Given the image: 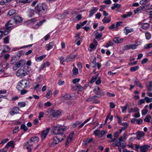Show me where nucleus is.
Listing matches in <instances>:
<instances>
[{
    "mask_svg": "<svg viewBox=\"0 0 152 152\" xmlns=\"http://www.w3.org/2000/svg\"><path fill=\"white\" fill-rule=\"evenodd\" d=\"M19 110L20 109L18 107H14L12 110L10 111V113L11 115H12L14 114L18 113Z\"/></svg>",
    "mask_w": 152,
    "mask_h": 152,
    "instance_id": "14",
    "label": "nucleus"
},
{
    "mask_svg": "<svg viewBox=\"0 0 152 152\" xmlns=\"http://www.w3.org/2000/svg\"><path fill=\"white\" fill-rule=\"evenodd\" d=\"M39 140V138L38 137L34 136L32 137L29 140L30 142H38Z\"/></svg>",
    "mask_w": 152,
    "mask_h": 152,
    "instance_id": "25",
    "label": "nucleus"
},
{
    "mask_svg": "<svg viewBox=\"0 0 152 152\" xmlns=\"http://www.w3.org/2000/svg\"><path fill=\"white\" fill-rule=\"evenodd\" d=\"M16 56H14L12 57L10 61V63L11 64H13L16 62L17 61Z\"/></svg>",
    "mask_w": 152,
    "mask_h": 152,
    "instance_id": "28",
    "label": "nucleus"
},
{
    "mask_svg": "<svg viewBox=\"0 0 152 152\" xmlns=\"http://www.w3.org/2000/svg\"><path fill=\"white\" fill-rule=\"evenodd\" d=\"M80 123V122L79 121H77L75 123L73 124L72 126L74 128H75L77 126V125L79 124Z\"/></svg>",
    "mask_w": 152,
    "mask_h": 152,
    "instance_id": "57",
    "label": "nucleus"
},
{
    "mask_svg": "<svg viewBox=\"0 0 152 152\" xmlns=\"http://www.w3.org/2000/svg\"><path fill=\"white\" fill-rule=\"evenodd\" d=\"M54 45V41H52L48 44L46 45L45 46V47L47 48V50H49L51 48H52L53 47Z\"/></svg>",
    "mask_w": 152,
    "mask_h": 152,
    "instance_id": "21",
    "label": "nucleus"
},
{
    "mask_svg": "<svg viewBox=\"0 0 152 152\" xmlns=\"http://www.w3.org/2000/svg\"><path fill=\"white\" fill-rule=\"evenodd\" d=\"M44 113L43 112H40L39 113V115L38 117V119L39 120H40L41 118L43 117Z\"/></svg>",
    "mask_w": 152,
    "mask_h": 152,
    "instance_id": "58",
    "label": "nucleus"
},
{
    "mask_svg": "<svg viewBox=\"0 0 152 152\" xmlns=\"http://www.w3.org/2000/svg\"><path fill=\"white\" fill-rule=\"evenodd\" d=\"M82 15L80 14L77 15L76 17V18L78 20H80L82 19Z\"/></svg>",
    "mask_w": 152,
    "mask_h": 152,
    "instance_id": "63",
    "label": "nucleus"
},
{
    "mask_svg": "<svg viewBox=\"0 0 152 152\" xmlns=\"http://www.w3.org/2000/svg\"><path fill=\"white\" fill-rule=\"evenodd\" d=\"M100 131L99 129L96 130L94 131V134L96 136H98L99 133Z\"/></svg>",
    "mask_w": 152,
    "mask_h": 152,
    "instance_id": "61",
    "label": "nucleus"
},
{
    "mask_svg": "<svg viewBox=\"0 0 152 152\" xmlns=\"http://www.w3.org/2000/svg\"><path fill=\"white\" fill-rule=\"evenodd\" d=\"M14 141L12 140L9 142H8L6 145V147H7V148H9L10 147L13 145L14 143Z\"/></svg>",
    "mask_w": 152,
    "mask_h": 152,
    "instance_id": "33",
    "label": "nucleus"
},
{
    "mask_svg": "<svg viewBox=\"0 0 152 152\" xmlns=\"http://www.w3.org/2000/svg\"><path fill=\"white\" fill-rule=\"evenodd\" d=\"M66 127L64 126H54L52 127L51 130L52 133L54 135H60L63 134L64 132L66 130Z\"/></svg>",
    "mask_w": 152,
    "mask_h": 152,
    "instance_id": "2",
    "label": "nucleus"
},
{
    "mask_svg": "<svg viewBox=\"0 0 152 152\" xmlns=\"http://www.w3.org/2000/svg\"><path fill=\"white\" fill-rule=\"evenodd\" d=\"M113 147H119L120 146H121V144L119 141L116 140L115 143H113Z\"/></svg>",
    "mask_w": 152,
    "mask_h": 152,
    "instance_id": "38",
    "label": "nucleus"
},
{
    "mask_svg": "<svg viewBox=\"0 0 152 152\" xmlns=\"http://www.w3.org/2000/svg\"><path fill=\"white\" fill-rule=\"evenodd\" d=\"M18 106L20 107H24L26 105L25 102H19L18 104Z\"/></svg>",
    "mask_w": 152,
    "mask_h": 152,
    "instance_id": "34",
    "label": "nucleus"
},
{
    "mask_svg": "<svg viewBox=\"0 0 152 152\" xmlns=\"http://www.w3.org/2000/svg\"><path fill=\"white\" fill-rule=\"evenodd\" d=\"M132 44L126 45L125 47L124 50H127L131 49H133V47H132Z\"/></svg>",
    "mask_w": 152,
    "mask_h": 152,
    "instance_id": "42",
    "label": "nucleus"
},
{
    "mask_svg": "<svg viewBox=\"0 0 152 152\" xmlns=\"http://www.w3.org/2000/svg\"><path fill=\"white\" fill-rule=\"evenodd\" d=\"M123 39L120 38V37H116L114 38L113 41L115 43H120L123 41Z\"/></svg>",
    "mask_w": 152,
    "mask_h": 152,
    "instance_id": "20",
    "label": "nucleus"
},
{
    "mask_svg": "<svg viewBox=\"0 0 152 152\" xmlns=\"http://www.w3.org/2000/svg\"><path fill=\"white\" fill-rule=\"evenodd\" d=\"M93 141V139L92 138H88L85 139L83 141L84 142V144L86 145H87L88 144L92 141Z\"/></svg>",
    "mask_w": 152,
    "mask_h": 152,
    "instance_id": "24",
    "label": "nucleus"
},
{
    "mask_svg": "<svg viewBox=\"0 0 152 152\" xmlns=\"http://www.w3.org/2000/svg\"><path fill=\"white\" fill-rule=\"evenodd\" d=\"M128 106V104L126 103V105L124 107H121L122 109V112L123 113H124L126 110Z\"/></svg>",
    "mask_w": 152,
    "mask_h": 152,
    "instance_id": "52",
    "label": "nucleus"
},
{
    "mask_svg": "<svg viewBox=\"0 0 152 152\" xmlns=\"http://www.w3.org/2000/svg\"><path fill=\"white\" fill-rule=\"evenodd\" d=\"M93 92L98 95L103 96L104 94V92L99 86L94 88L93 90Z\"/></svg>",
    "mask_w": 152,
    "mask_h": 152,
    "instance_id": "5",
    "label": "nucleus"
},
{
    "mask_svg": "<svg viewBox=\"0 0 152 152\" xmlns=\"http://www.w3.org/2000/svg\"><path fill=\"white\" fill-rule=\"evenodd\" d=\"M139 110L138 108L135 107L134 109H133V108H131L130 109V110L129 111V113H130L132 112H138L139 111Z\"/></svg>",
    "mask_w": 152,
    "mask_h": 152,
    "instance_id": "37",
    "label": "nucleus"
},
{
    "mask_svg": "<svg viewBox=\"0 0 152 152\" xmlns=\"http://www.w3.org/2000/svg\"><path fill=\"white\" fill-rule=\"evenodd\" d=\"M152 46V44L151 43H150L148 44L145 45L144 47L145 49H149Z\"/></svg>",
    "mask_w": 152,
    "mask_h": 152,
    "instance_id": "51",
    "label": "nucleus"
},
{
    "mask_svg": "<svg viewBox=\"0 0 152 152\" xmlns=\"http://www.w3.org/2000/svg\"><path fill=\"white\" fill-rule=\"evenodd\" d=\"M121 125H124V126L121 129L123 131H124L128 127V124L126 122H124L121 124Z\"/></svg>",
    "mask_w": 152,
    "mask_h": 152,
    "instance_id": "36",
    "label": "nucleus"
},
{
    "mask_svg": "<svg viewBox=\"0 0 152 152\" xmlns=\"http://www.w3.org/2000/svg\"><path fill=\"white\" fill-rule=\"evenodd\" d=\"M97 97V96L96 95H94L89 98L87 99L86 100V101L87 102H90L94 101V99H95V98H96Z\"/></svg>",
    "mask_w": 152,
    "mask_h": 152,
    "instance_id": "31",
    "label": "nucleus"
},
{
    "mask_svg": "<svg viewBox=\"0 0 152 152\" xmlns=\"http://www.w3.org/2000/svg\"><path fill=\"white\" fill-rule=\"evenodd\" d=\"M15 24L20 23L22 22L23 20V18L18 15H15L13 18Z\"/></svg>",
    "mask_w": 152,
    "mask_h": 152,
    "instance_id": "7",
    "label": "nucleus"
},
{
    "mask_svg": "<svg viewBox=\"0 0 152 152\" xmlns=\"http://www.w3.org/2000/svg\"><path fill=\"white\" fill-rule=\"evenodd\" d=\"M98 45V42L95 39H94L93 40V42L91 43L89 47V48H91V50H89V51L90 52L92 51V50L96 49V46Z\"/></svg>",
    "mask_w": 152,
    "mask_h": 152,
    "instance_id": "8",
    "label": "nucleus"
},
{
    "mask_svg": "<svg viewBox=\"0 0 152 152\" xmlns=\"http://www.w3.org/2000/svg\"><path fill=\"white\" fill-rule=\"evenodd\" d=\"M50 130V129L47 128L45 130H43L42 131V135H41L42 140H44L46 138Z\"/></svg>",
    "mask_w": 152,
    "mask_h": 152,
    "instance_id": "9",
    "label": "nucleus"
},
{
    "mask_svg": "<svg viewBox=\"0 0 152 152\" xmlns=\"http://www.w3.org/2000/svg\"><path fill=\"white\" fill-rule=\"evenodd\" d=\"M46 20L45 19L40 21L39 23H37L34 26H33V28L34 29L38 28Z\"/></svg>",
    "mask_w": 152,
    "mask_h": 152,
    "instance_id": "17",
    "label": "nucleus"
},
{
    "mask_svg": "<svg viewBox=\"0 0 152 152\" xmlns=\"http://www.w3.org/2000/svg\"><path fill=\"white\" fill-rule=\"evenodd\" d=\"M25 63L26 61L25 60H21L14 65L13 69L14 70H15L18 68L23 67L25 65Z\"/></svg>",
    "mask_w": 152,
    "mask_h": 152,
    "instance_id": "4",
    "label": "nucleus"
},
{
    "mask_svg": "<svg viewBox=\"0 0 152 152\" xmlns=\"http://www.w3.org/2000/svg\"><path fill=\"white\" fill-rule=\"evenodd\" d=\"M151 118V116L150 115H147L145 118L144 119V121L145 122H150V119Z\"/></svg>",
    "mask_w": 152,
    "mask_h": 152,
    "instance_id": "39",
    "label": "nucleus"
},
{
    "mask_svg": "<svg viewBox=\"0 0 152 152\" xmlns=\"http://www.w3.org/2000/svg\"><path fill=\"white\" fill-rule=\"evenodd\" d=\"M53 142L50 144L51 147H54L59 143L60 137H53Z\"/></svg>",
    "mask_w": 152,
    "mask_h": 152,
    "instance_id": "6",
    "label": "nucleus"
},
{
    "mask_svg": "<svg viewBox=\"0 0 152 152\" xmlns=\"http://www.w3.org/2000/svg\"><path fill=\"white\" fill-rule=\"evenodd\" d=\"M119 135V132L118 131L115 132L113 134L114 138H115L116 139L118 137Z\"/></svg>",
    "mask_w": 152,
    "mask_h": 152,
    "instance_id": "56",
    "label": "nucleus"
},
{
    "mask_svg": "<svg viewBox=\"0 0 152 152\" xmlns=\"http://www.w3.org/2000/svg\"><path fill=\"white\" fill-rule=\"evenodd\" d=\"M22 69L24 73H26V75H28L29 73V71L31 70L30 67L28 66H24Z\"/></svg>",
    "mask_w": 152,
    "mask_h": 152,
    "instance_id": "19",
    "label": "nucleus"
},
{
    "mask_svg": "<svg viewBox=\"0 0 152 152\" xmlns=\"http://www.w3.org/2000/svg\"><path fill=\"white\" fill-rule=\"evenodd\" d=\"M8 149V148H7L6 146H5V148L1 149L0 150V152H7V151Z\"/></svg>",
    "mask_w": 152,
    "mask_h": 152,
    "instance_id": "60",
    "label": "nucleus"
},
{
    "mask_svg": "<svg viewBox=\"0 0 152 152\" xmlns=\"http://www.w3.org/2000/svg\"><path fill=\"white\" fill-rule=\"evenodd\" d=\"M148 109H143L142 110V115H146L148 113Z\"/></svg>",
    "mask_w": 152,
    "mask_h": 152,
    "instance_id": "50",
    "label": "nucleus"
},
{
    "mask_svg": "<svg viewBox=\"0 0 152 152\" xmlns=\"http://www.w3.org/2000/svg\"><path fill=\"white\" fill-rule=\"evenodd\" d=\"M149 24L148 23H144L141 26V28L144 30L147 29L149 27Z\"/></svg>",
    "mask_w": 152,
    "mask_h": 152,
    "instance_id": "29",
    "label": "nucleus"
},
{
    "mask_svg": "<svg viewBox=\"0 0 152 152\" xmlns=\"http://www.w3.org/2000/svg\"><path fill=\"white\" fill-rule=\"evenodd\" d=\"M61 98L62 99H72V96L69 94H65L61 96Z\"/></svg>",
    "mask_w": 152,
    "mask_h": 152,
    "instance_id": "16",
    "label": "nucleus"
},
{
    "mask_svg": "<svg viewBox=\"0 0 152 152\" xmlns=\"http://www.w3.org/2000/svg\"><path fill=\"white\" fill-rule=\"evenodd\" d=\"M17 3L22 4L29 3L32 2L33 0H16Z\"/></svg>",
    "mask_w": 152,
    "mask_h": 152,
    "instance_id": "22",
    "label": "nucleus"
},
{
    "mask_svg": "<svg viewBox=\"0 0 152 152\" xmlns=\"http://www.w3.org/2000/svg\"><path fill=\"white\" fill-rule=\"evenodd\" d=\"M148 60L147 58H145L143 59L141 61V64H144L148 61Z\"/></svg>",
    "mask_w": 152,
    "mask_h": 152,
    "instance_id": "59",
    "label": "nucleus"
},
{
    "mask_svg": "<svg viewBox=\"0 0 152 152\" xmlns=\"http://www.w3.org/2000/svg\"><path fill=\"white\" fill-rule=\"evenodd\" d=\"M145 102V99H141L140 100V101L138 103V105H140L142 104H143Z\"/></svg>",
    "mask_w": 152,
    "mask_h": 152,
    "instance_id": "62",
    "label": "nucleus"
},
{
    "mask_svg": "<svg viewBox=\"0 0 152 152\" xmlns=\"http://www.w3.org/2000/svg\"><path fill=\"white\" fill-rule=\"evenodd\" d=\"M145 37L147 39H149L151 37V34L148 32H145Z\"/></svg>",
    "mask_w": 152,
    "mask_h": 152,
    "instance_id": "49",
    "label": "nucleus"
},
{
    "mask_svg": "<svg viewBox=\"0 0 152 152\" xmlns=\"http://www.w3.org/2000/svg\"><path fill=\"white\" fill-rule=\"evenodd\" d=\"M18 11L12 9L9 10L7 13V15L11 16L14 14H16L17 13Z\"/></svg>",
    "mask_w": 152,
    "mask_h": 152,
    "instance_id": "23",
    "label": "nucleus"
},
{
    "mask_svg": "<svg viewBox=\"0 0 152 152\" xmlns=\"http://www.w3.org/2000/svg\"><path fill=\"white\" fill-rule=\"evenodd\" d=\"M11 20H10L8 21L5 25L6 27V30H7V31H8L9 32H10V31L11 30V29L14 27V26H9V25L12 24V23H11Z\"/></svg>",
    "mask_w": 152,
    "mask_h": 152,
    "instance_id": "15",
    "label": "nucleus"
},
{
    "mask_svg": "<svg viewBox=\"0 0 152 152\" xmlns=\"http://www.w3.org/2000/svg\"><path fill=\"white\" fill-rule=\"evenodd\" d=\"M145 99L146 100L147 103H149L150 102H152V98H149L148 97H145Z\"/></svg>",
    "mask_w": 152,
    "mask_h": 152,
    "instance_id": "53",
    "label": "nucleus"
},
{
    "mask_svg": "<svg viewBox=\"0 0 152 152\" xmlns=\"http://www.w3.org/2000/svg\"><path fill=\"white\" fill-rule=\"evenodd\" d=\"M149 145H143L140 147V152H146L150 147Z\"/></svg>",
    "mask_w": 152,
    "mask_h": 152,
    "instance_id": "13",
    "label": "nucleus"
},
{
    "mask_svg": "<svg viewBox=\"0 0 152 152\" xmlns=\"http://www.w3.org/2000/svg\"><path fill=\"white\" fill-rule=\"evenodd\" d=\"M48 10V6L45 3H39L35 6L33 12L39 16H42L47 13Z\"/></svg>",
    "mask_w": 152,
    "mask_h": 152,
    "instance_id": "1",
    "label": "nucleus"
},
{
    "mask_svg": "<svg viewBox=\"0 0 152 152\" xmlns=\"http://www.w3.org/2000/svg\"><path fill=\"white\" fill-rule=\"evenodd\" d=\"M96 80L95 79V77L94 76H92L91 77V79L89 81V82L92 84Z\"/></svg>",
    "mask_w": 152,
    "mask_h": 152,
    "instance_id": "64",
    "label": "nucleus"
},
{
    "mask_svg": "<svg viewBox=\"0 0 152 152\" xmlns=\"http://www.w3.org/2000/svg\"><path fill=\"white\" fill-rule=\"evenodd\" d=\"M52 95V92L51 91H49L46 94L45 96L48 98H50L51 97Z\"/></svg>",
    "mask_w": 152,
    "mask_h": 152,
    "instance_id": "40",
    "label": "nucleus"
},
{
    "mask_svg": "<svg viewBox=\"0 0 152 152\" xmlns=\"http://www.w3.org/2000/svg\"><path fill=\"white\" fill-rule=\"evenodd\" d=\"M80 80V78H75L73 80L72 82L74 84H75L77 82H78Z\"/></svg>",
    "mask_w": 152,
    "mask_h": 152,
    "instance_id": "55",
    "label": "nucleus"
},
{
    "mask_svg": "<svg viewBox=\"0 0 152 152\" xmlns=\"http://www.w3.org/2000/svg\"><path fill=\"white\" fill-rule=\"evenodd\" d=\"M139 69L138 66H135L134 67H132L130 68V71L131 72H134L138 70Z\"/></svg>",
    "mask_w": 152,
    "mask_h": 152,
    "instance_id": "35",
    "label": "nucleus"
},
{
    "mask_svg": "<svg viewBox=\"0 0 152 152\" xmlns=\"http://www.w3.org/2000/svg\"><path fill=\"white\" fill-rule=\"evenodd\" d=\"M146 87L148 91H152V81H151L149 82V85H146Z\"/></svg>",
    "mask_w": 152,
    "mask_h": 152,
    "instance_id": "26",
    "label": "nucleus"
},
{
    "mask_svg": "<svg viewBox=\"0 0 152 152\" xmlns=\"http://www.w3.org/2000/svg\"><path fill=\"white\" fill-rule=\"evenodd\" d=\"M26 74L24 73L22 69H19L16 73V75L18 77H23L26 75Z\"/></svg>",
    "mask_w": 152,
    "mask_h": 152,
    "instance_id": "10",
    "label": "nucleus"
},
{
    "mask_svg": "<svg viewBox=\"0 0 152 152\" xmlns=\"http://www.w3.org/2000/svg\"><path fill=\"white\" fill-rule=\"evenodd\" d=\"M29 84V81L26 79L22 80L20 81L17 85L16 88L19 91L27 88Z\"/></svg>",
    "mask_w": 152,
    "mask_h": 152,
    "instance_id": "3",
    "label": "nucleus"
},
{
    "mask_svg": "<svg viewBox=\"0 0 152 152\" xmlns=\"http://www.w3.org/2000/svg\"><path fill=\"white\" fill-rule=\"evenodd\" d=\"M76 87L78 89V90L80 91H82L84 89V88L79 83L77 84Z\"/></svg>",
    "mask_w": 152,
    "mask_h": 152,
    "instance_id": "43",
    "label": "nucleus"
},
{
    "mask_svg": "<svg viewBox=\"0 0 152 152\" xmlns=\"http://www.w3.org/2000/svg\"><path fill=\"white\" fill-rule=\"evenodd\" d=\"M148 2V0H142L140 2V4L141 5H145Z\"/></svg>",
    "mask_w": 152,
    "mask_h": 152,
    "instance_id": "46",
    "label": "nucleus"
},
{
    "mask_svg": "<svg viewBox=\"0 0 152 152\" xmlns=\"http://www.w3.org/2000/svg\"><path fill=\"white\" fill-rule=\"evenodd\" d=\"M141 9H140V7L137 8L135 10H134V12L135 14H136L138 12L142 11Z\"/></svg>",
    "mask_w": 152,
    "mask_h": 152,
    "instance_id": "54",
    "label": "nucleus"
},
{
    "mask_svg": "<svg viewBox=\"0 0 152 152\" xmlns=\"http://www.w3.org/2000/svg\"><path fill=\"white\" fill-rule=\"evenodd\" d=\"M95 39H96L98 41L100 40L102 36V33H99L98 32L96 31L95 33Z\"/></svg>",
    "mask_w": 152,
    "mask_h": 152,
    "instance_id": "18",
    "label": "nucleus"
},
{
    "mask_svg": "<svg viewBox=\"0 0 152 152\" xmlns=\"http://www.w3.org/2000/svg\"><path fill=\"white\" fill-rule=\"evenodd\" d=\"M75 58V57L73 58L71 57V55H68L66 57V61L67 62H69L72 60L73 59Z\"/></svg>",
    "mask_w": 152,
    "mask_h": 152,
    "instance_id": "41",
    "label": "nucleus"
},
{
    "mask_svg": "<svg viewBox=\"0 0 152 152\" xmlns=\"http://www.w3.org/2000/svg\"><path fill=\"white\" fill-rule=\"evenodd\" d=\"M9 36H7L5 37L4 39V43L7 44L9 42Z\"/></svg>",
    "mask_w": 152,
    "mask_h": 152,
    "instance_id": "45",
    "label": "nucleus"
},
{
    "mask_svg": "<svg viewBox=\"0 0 152 152\" xmlns=\"http://www.w3.org/2000/svg\"><path fill=\"white\" fill-rule=\"evenodd\" d=\"M18 53L19 54H18V53H17L16 56L18 57L19 58L20 57L21 55L24 54L25 53V51L23 50H21L18 51Z\"/></svg>",
    "mask_w": 152,
    "mask_h": 152,
    "instance_id": "47",
    "label": "nucleus"
},
{
    "mask_svg": "<svg viewBox=\"0 0 152 152\" xmlns=\"http://www.w3.org/2000/svg\"><path fill=\"white\" fill-rule=\"evenodd\" d=\"M145 133L143 132L138 131L136 133L137 137L134 139H137L140 140L141 138L145 136Z\"/></svg>",
    "mask_w": 152,
    "mask_h": 152,
    "instance_id": "11",
    "label": "nucleus"
},
{
    "mask_svg": "<svg viewBox=\"0 0 152 152\" xmlns=\"http://www.w3.org/2000/svg\"><path fill=\"white\" fill-rule=\"evenodd\" d=\"M20 129L23 130V131L24 132H26L28 130V128L26 126L25 124H22L21 125Z\"/></svg>",
    "mask_w": 152,
    "mask_h": 152,
    "instance_id": "32",
    "label": "nucleus"
},
{
    "mask_svg": "<svg viewBox=\"0 0 152 152\" xmlns=\"http://www.w3.org/2000/svg\"><path fill=\"white\" fill-rule=\"evenodd\" d=\"M106 18L104 17V18L102 20V21L103 23H110L111 21V19L110 18H108L107 20H106Z\"/></svg>",
    "mask_w": 152,
    "mask_h": 152,
    "instance_id": "48",
    "label": "nucleus"
},
{
    "mask_svg": "<svg viewBox=\"0 0 152 152\" xmlns=\"http://www.w3.org/2000/svg\"><path fill=\"white\" fill-rule=\"evenodd\" d=\"M61 114V112L59 110H53V111L52 114L51 115L53 117L58 118Z\"/></svg>",
    "mask_w": 152,
    "mask_h": 152,
    "instance_id": "12",
    "label": "nucleus"
},
{
    "mask_svg": "<svg viewBox=\"0 0 152 152\" xmlns=\"http://www.w3.org/2000/svg\"><path fill=\"white\" fill-rule=\"evenodd\" d=\"M97 9L96 8H94L90 11V14L89 15V17L90 18L93 16L94 14L97 11Z\"/></svg>",
    "mask_w": 152,
    "mask_h": 152,
    "instance_id": "27",
    "label": "nucleus"
},
{
    "mask_svg": "<svg viewBox=\"0 0 152 152\" xmlns=\"http://www.w3.org/2000/svg\"><path fill=\"white\" fill-rule=\"evenodd\" d=\"M78 69L76 68H74L72 70L73 74L74 75H76L78 73Z\"/></svg>",
    "mask_w": 152,
    "mask_h": 152,
    "instance_id": "44",
    "label": "nucleus"
},
{
    "mask_svg": "<svg viewBox=\"0 0 152 152\" xmlns=\"http://www.w3.org/2000/svg\"><path fill=\"white\" fill-rule=\"evenodd\" d=\"M46 56V55L45 54H44L42 55V56H40L39 57H36L35 58V61H42L44 58H45Z\"/></svg>",
    "mask_w": 152,
    "mask_h": 152,
    "instance_id": "30",
    "label": "nucleus"
}]
</instances>
